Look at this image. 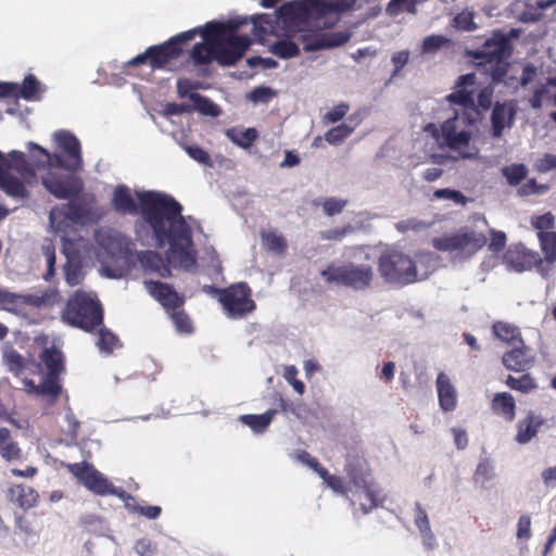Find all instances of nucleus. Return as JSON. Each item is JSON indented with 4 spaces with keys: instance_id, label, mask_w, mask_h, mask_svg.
I'll return each instance as SVG.
<instances>
[{
    "instance_id": "obj_1",
    "label": "nucleus",
    "mask_w": 556,
    "mask_h": 556,
    "mask_svg": "<svg viewBox=\"0 0 556 556\" xmlns=\"http://www.w3.org/2000/svg\"><path fill=\"white\" fill-rule=\"evenodd\" d=\"M141 215L152 230L156 247L168 245V257L152 250L136 252L137 261L144 273L161 278L172 276L170 260L184 269L197 264L193 248L192 228L182 215V205L173 197L154 191L138 193Z\"/></svg>"
},
{
    "instance_id": "obj_2",
    "label": "nucleus",
    "mask_w": 556,
    "mask_h": 556,
    "mask_svg": "<svg viewBox=\"0 0 556 556\" xmlns=\"http://www.w3.org/2000/svg\"><path fill=\"white\" fill-rule=\"evenodd\" d=\"M62 319L73 327L91 332L102 325L103 308L94 295L77 290L67 300Z\"/></svg>"
},
{
    "instance_id": "obj_3",
    "label": "nucleus",
    "mask_w": 556,
    "mask_h": 556,
    "mask_svg": "<svg viewBox=\"0 0 556 556\" xmlns=\"http://www.w3.org/2000/svg\"><path fill=\"white\" fill-rule=\"evenodd\" d=\"M513 52L511 43L503 35H494L488 39L479 51L476 59L479 65H483L490 73L492 81L501 83L508 73L509 62Z\"/></svg>"
},
{
    "instance_id": "obj_4",
    "label": "nucleus",
    "mask_w": 556,
    "mask_h": 556,
    "mask_svg": "<svg viewBox=\"0 0 556 556\" xmlns=\"http://www.w3.org/2000/svg\"><path fill=\"white\" fill-rule=\"evenodd\" d=\"M198 30L191 29L172 37L167 41L149 47L143 53L136 55L127 62L128 66H137L149 63L152 70H161L173 60L182 54V45L192 40Z\"/></svg>"
},
{
    "instance_id": "obj_5",
    "label": "nucleus",
    "mask_w": 556,
    "mask_h": 556,
    "mask_svg": "<svg viewBox=\"0 0 556 556\" xmlns=\"http://www.w3.org/2000/svg\"><path fill=\"white\" fill-rule=\"evenodd\" d=\"M378 271L381 278L391 285L406 286L417 280L415 262L397 250L387 251L379 256Z\"/></svg>"
},
{
    "instance_id": "obj_6",
    "label": "nucleus",
    "mask_w": 556,
    "mask_h": 556,
    "mask_svg": "<svg viewBox=\"0 0 556 556\" xmlns=\"http://www.w3.org/2000/svg\"><path fill=\"white\" fill-rule=\"evenodd\" d=\"M320 276L328 285H341L358 291L371 286L375 274L370 265L349 262L340 266L330 264L320 271Z\"/></svg>"
},
{
    "instance_id": "obj_7",
    "label": "nucleus",
    "mask_w": 556,
    "mask_h": 556,
    "mask_svg": "<svg viewBox=\"0 0 556 556\" xmlns=\"http://www.w3.org/2000/svg\"><path fill=\"white\" fill-rule=\"evenodd\" d=\"M349 0H294L282 4L279 14L290 20L304 21L311 16L323 17L328 13H342L352 8Z\"/></svg>"
},
{
    "instance_id": "obj_8",
    "label": "nucleus",
    "mask_w": 556,
    "mask_h": 556,
    "mask_svg": "<svg viewBox=\"0 0 556 556\" xmlns=\"http://www.w3.org/2000/svg\"><path fill=\"white\" fill-rule=\"evenodd\" d=\"M476 123V118L464 112L462 116L457 112L441 125L442 144L452 151L459 152L464 159L472 157V153L465 152L471 140V131L465 126Z\"/></svg>"
},
{
    "instance_id": "obj_9",
    "label": "nucleus",
    "mask_w": 556,
    "mask_h": 556,
    "mask_svg": "<svg viewBox=\"0 0 556 556\" xmlns=\"http://www.w3.org/2000/svg\"><path fill=\"white\" fill-rule=\"evenodd\" d=\"M486 237L482 232L463 228L456 233L435 237L432 247L442 252H458L471 256L486 244Z\"/></svg>"
},
{
    "instance_id": "obj_10",
    "label": "nucleus",
    "mask_w": 556,
    "mask_h": 556,
    "mask_svg": "<svg viewBox=\"0 0 556 556\" xmlns=\"http://www.w3.org/2000/svg\"><path fill=\"white\" fill-rule=\"evenodd\" d=\"M219 303L226 316L231 319H242L256 309L252 289L244 281L223 288Z\"/></svg>"
},
{
    "instance_id": "obj_11",
    "label": "nucleus",
    "mask_w": 556,
    "mask_h": 556,
    "mask_svg": "<svg viewBox=\"0 0 556 556\" xmlns=\"http://www.w3.org/2000/svg\"><path fill=\"white\" fill-rule=\"evenodd\" d=\"M68 471L89 491L97 495H118L117 490L93 465L87 462L67 465Z\"/></svg>"
},
{
    "instance_id": "obj_12",
    "label": "nucleus",
    "mask_w": 556,
    "mask_h": 556,
    "mask_svg": "<svg viewBox=\"0 0 556 556\" xmlns=\"http://www.w3.org/2000/svg\"><path fill=\"white\" fill-rule=\"evenodd\" d=\"M50 223L56 230H61V224L70 220L74 224H86L91 220V207L80 199H73L62 206H55L49 214Z\"/></svg>"
},
{
    "instance_id": "obj_13",
    "label": "nucleus",
    "mask_w": 556,
    "mask_h": 556,
    "mask_svg": "<svg viewBox=\"0 0 556 556\" xmlns=\"http://www.w3.org/2000/svg\"><path fill=\"white\" fill-rule=\"evenodd\" d=\"M39 371L47 380L52 381L53 386L62 393V375L66 371L63 352L53 345L43 348L39 354Z\"/></svg>"
},
{
    "instance_id": "obj_14",
    "label": "nucleus",
    "mask_w": 556,
    "mask_h": 556,
    "mask_svg": "<svg viewBox=\"0 0 556 556\" xmlns=\"http://www.w3.org/2000/svg\"><path fill=\"white\" fill-rule=\"evenodd\" d=\"M43 187L58 199H71L77 197L83 191V181L80 178L49 172L42 178Z\"/></svg>"
},
{
    "instance_id": "obj_15",
    "label": "nucleus",
    "mask_w": 556,
    "mask_h": 556,
    "mask_svg": "<svg viewBox=\"0 0 556 556\" xmlns=\"http://www.w3.org/2000/svg\"><path fill=\"white\" fill-rule=\"evenodd\" d=\"M252 41L248 36L229 34L217 47V63L223 66L235 65L242 59Z\"/></svg>"
},
{
    "instance_id": "obj_16",
    "label": "nucleus",
    "mask_w": 556,
    "mask_h": 556,
    "mask_svg": "<svg viewBox=\"0 0 556 556\" xmlns=\"http://www.w3.org/2000/svg\"><path fill=\"white\" fill-rule=\"evenodd\" d=\"M298 40L303 43L306 52L317 51L321 49L340 47L350 40V34L345 31L334 33H301Z\"/></svg>"
},
{
    "instance_id": "obj_17",
    "label": "nucleus",
    "mask_w": 556,
    "mask_h": 556,
    "mask_svg": "<svg viewBox=\"0 0 556 556\" xmlns=\"http://www.w3.org/2000/svg\"><path fill=\"white\" fill-rule=\"evenodd\" d=\"M476 74L468 73L458 77L453 92L446 96V100L453 104L460 105L464 112L478 114L476 110V102L473 98L472 87L476 85Z\"/></svg>"
},
{
    "instance_id": "obj_18",
    "label": "nucleus",
    "mask_w": 556,
    "mask_h": 556,
    "mask_svg": "<svg viewBox=\"0 0 556 556\" xmlns=\"http://www.w3.org/2000/svg\"><path fill=\"white\" fill-rule=\"evenodd\" d=\"M144 287L149 294L167 312L180 308L185 304L184 294L178 293L169 283L159 280H144Z\"/></svg>"
},
{
    "instance_id": "obj_19",
    "label": "nucleus",
    "mask_w": 556,
    "mask_h": 556,
    "mask_svg": "<svg viewBox=\"0 0 556 556\" xmlns=\"http://www.w3.org/2000/svg\"><path fill=\"white\" fill-rule=\"evenodd\" d=\"M507 264L516 271H525L534 268L542 277H548V269L541 267V255L536 251L528 249L509 250L505 256Z\"/></svg>"
},
{
    "instance_id": "obj_20",
    "label": "nucleus",
    "mask_w": 556,
    "mask_h": 556,
    "mask_svg": "<svg viewBox=\"0 0 556 556\" xmlns=\"http://www.w3.org/2000/svg\"><path fill=\"white\" fill-rule=\"evenodd\" d=\"M29 146L35 159V165L38 168L59 167L70 172H76L81 168L80 165H76L75 161L70 159L67 155L66 159H63L60 154H51L36 143L30 142Z\"/></svg>"
},
{
    "instance_id": "obj_21",
    "label": "nucleus",
    "mask_w": 556,
    "mask_h": 556,
    "mask_svg": "<svg viewBox=\"0 0 556 556\" xmlns=\"http://www.w3.org/2000/svg\"><path fill=\"white\" fill-rule=\"evenodd\" d=\"M502 363L508 370L525 372L532 368L534 357L530 354V349L522 341L503 354Z\"/></svg>"
},
{
    "instance_id": "obj_22",
    "label": "nucleus",
    "mask_w": 556,
    "mask_h": 556,
    "mask_svg": "<svg viewBox=\"0 0 556 556\" xmlns=\"http://www.w3.org/2000/svg\"><path fill=\"white\" fill-rule=\"evenodd\" d=\"M516 115V106L513 102H496L491 114L492 136L498 138L505 128H509L514 124Z\"/></svg>"
},
{
    "instance_id": "obj_23",
    "label": "nucleus",
    "mask_w": 556,
    "mask_h": 556,
    "mask_svg": "<svg viewBox=\"0 0 556 556\" xmlns=\"http://www.w3.org/2000/svg\"><path fill=\"white\" fill-rule=\"evenodd\" d=\"M41 528V521L36 514L24 511L15 515V534L21 536L24 542L38 540Z\"/></svg>"
},
{
    "instance_id": "obj_24",
    "label": "nucleus",
    "mask_w": 556,
    "mask_h": 556,
    "mask_svg": "<svg viewBox=\"0 0 556 556\" xmlns=\"http://www.w3.org/2000/svg\"><path fill=\"white\" fill-rule=\"evenodd\" d=\"M437 391L440 407L444 412H452L457 405V393L445 372H440L437 377Z\"/></svg>"
},
{
    "instance_id": "obj_25",
    "label": "nucleus",
    "mask_w": 556,
    "mask_h": 556,
    "mask_svg": "<svg viewBox=\"0 0 556 556\" xmlns=\"http://www.w3.org/2000/svg\"><path fill=\"white\" fill-rule=\"evenodd\" d=\"M350 502L352 506H359L363 514H368L379 505L377 492L372 483L359 489H350Z\"/></svg>"
},
{
    "instance_id": "obj_26",
    "label": "nucleus",
    "mask_w": 556,
    "mask_h": 556,
    "mask_svg": "<svg viewBox=\"0 0 556 556\" xmlns=\"http://www.w3.org/2000/svg\"><path fill=\"white\" fill-rule=\"evenodd\" d=\"M238 28V24L232 22L217 23L208 22L201 30L204 43L217 47L229 34H232Z\"/></svg>"
},
{
    "instance_id": "obj_27",
    "label": "nucleus",
    "mask_w": 556,
    "mask_h": 556,
    "mask_svg": "<svg viewBox=\"0 0 556 556\" xmlns=\"http://www.w3.org/2000/svg\"><path fill=\"white\" fill-rule=\"evenodd\" d=\"M36 180L27 182L22 177L17 178L11 173H5L0 178V189L9 197L16 200H25L29 197L27 186H31Z\"/></svg>"
},
{
    "instance_id": "obj_28",
    "label": "nucleus",
    "mask_w": 556,
    "mask_h": 556,
    "mask_svg": "<svg viewBox=\"0 0 556 556\" xmlns=\"http://www.w3.org/2000/svg\"><path fill=\"white\" fill-rule=\"evenodd\" d=\"M112 206L119 215L137 214L138 206L126 185H118L112 195Z\"/></svg>"
},
{
    "instance_id": "obj_29",
    "label": "nucleus",
    "mask_w": 556,
    "mask_h": 556,
    "mask_svg": "<svg viewBox=\"0 0 556 556\" xmlns=\"http://www.w3.org/2000/svg\"><path fill=\"white\" fill-rule=\"evenodd\" d=\"M54 138L66 155L75 161L76 165L83 166L81 147L77 137L68 130H59L54 134Z\"/></svg>"
},
{
    "instance_id": "obj_30",
    "label": "nucleus",
    "mask_w": 556,
    "mask_h": 556,
    "mask_svg": "<svg viewBox=\"0 0 556 556\" xmlns=\"http://www.w3.org/2000/svg\"><path fill=\"white\" fill-rule=\"evenodd\" d=\"M538 240L544 257L541 256L540 265L548 269V275L556 263V231L538 232Z\"/></svg>"
},
{
    "instance_id": "obj_31",
    "label": "nucleus",
    "mask_w": 556,
    "mask_h": 556,
    "mask_svg": "<svg viewBox=\"0 0 556 556\" xmlns=\"http://www.w3.org/2000/svg\"><path fill=\"white\" fill-rule=\"evenodd\" d=\"M491 410L506 421H513L516 417V402L508 392L496 393L490 404Z\"/></svg>"
},
{
    "instance_id": "obj_32",
    "label": "nucleus",
    "mask_w": 556,
    "mask_h": 556,
    "mask_svg": "<svg viewBox=\"0 0 556 556\" xmlns=\"http://www.w3.org/2000/svg\"><path fill=\"white\" fill-rule=\"evenodd\" d=\"M8 173L16 172L24 180H36V170L21 151H12L7 156Z\"/></svg>"
},
{
    "instance_id": "obj_33",
    "label": "nucleus",
    "mask_w": 556,
    "mask_h": 556,
    "mask_svg": "<svg viewBox=\"0 0 556 556\" xmlns=\"http://www.w3.org/2000/svg\"><path fill=\"white\" fill-rule=\"evenodd\" d=\"M543 425V419L530 412L523 419L519 420L517 425L516 441L519 444L530 442L539 432Z\"/></svg>"
},
{
    "instance_id": "obj_34",
    "label": "nucleus",
    "mask_w": 556,
    "mask_h": 556,
    "mask_svg": "<svg viewBox=\"0 0 556 556\" xmlns=\"http://www.w3.org/2000/svg\"><path fill=\"white\" fill-rule=\"evenodd\" d=\"M0 456L9 463L18 462L23 457L18 442L12 439L11 431L5 427L0 428Z\"/></svg>"
},
{
    "instance_id": "obj_35",
    "label": "nucleus",
    "mask_w": 556,
    "mask_h": 556,
    "mask_svg": "<svg viewBox=\"0 0 556 556\" xmlns=\"http://www.w3.org/2000/svg\"><path fill=\"white\" fill-rule=\"evenodd\" d=\"M10 500L24 510L36 506L38 493L31 488L23 484H16L9 490Z\"/></svg>"
},
{
    "instance_id": "obj_36",
    "label": "nucleus",
    "mask_w": 556,
    "mask_h": 556,
    "mask_svg": "<svg viewBox=\"0 0 556 556\" xmlns=\"http://www.w3.org/2000/svg\"><path fill=\"white\" fill-rule=\"evenodd\" d=\"M23 386L28 393L49 397L52 403L56 402L61 395V392L53 386L52 381L47 380L43 376L38 384L34 380L26 378L23 380Z\"/></svg>"
},
{
    "instance_id": "obj_37",
    "label": "nucleus",
    "mask_w": 556,
    "mask_h": 556,
    "mask_svg": "<svg viewBox=\"0 0 556 556\" xmlns=\"http://www.w3.org/2000/svg\"><path fill=\"white\" fill-rule=\"evenodd\" d=\"M492 330L498 340L508 344H518L523 341L519 328L513 324L496 321L493 324Z\"/></svg>"
},
{
    "instance_id": "obj_38",
    "label": "nucleus",
    "mask_w": 556,
    "mask_h": 556,
    "mask_svg": "<svg viewBox=\"0 0 556 556\" xmlns=\"http://www.w3.org/2000/svg\"><path fill=\"white\" fill-rule=\"evenodd\" d=\"M505 383L509 389L523 394H528L538 389L536 380L526 371L520 377L508 375Z\"/></svg>"
},
{
    "instance_id": "obj_39",
    "label": "nucleus",
    "mask_w": 556,
    "mask_h": 556,
    "mask_svg": "<svg viewBox=\"0 0 556 556\" xmlns=\"http://www.w3.org/2000/svg\"><path fill=\"white\" fill-rule=\"evenodd\" d=\"M65 281L70 287L81 283L84 279L83 266L78 256H67L63 267Z\"/></svg>"
},
{
    "instance_id": "obj_40",
    "label": "nucleus",
    "mask_w": 556,
    "mask_h": 556,
    "mask_svg": "<svg viewBox=\"0 0 556 556\" xmlns=\"http://www.w3.org/2000/svg\"><path fill=\"white\" fill-rule=\"evenodd\" d=\"M277 409H269L261 415H242L240 420L249 426L254 432L261 433L270 425Z\"/></svg>"
},
{
    "instance_id": "obj_41",
    "label": "nucleus",
    "mask_w": 556,
    "mask_h": 556,
    "mask_svg": "<svg viewBox=\"0 0 556 556\" xmlns=\"http://www.w3.org/2000/svg\"><path fill=\"white\" fill-rule=\"evenodd\" d=\"M216 47L203 42L195 43L191 50V59L197 65H206L217 62Z\"/></svg>"
},
{
    "instance_id": "obj_42",
    "label": "nucleus",
    "mask_w": 556,
    "mask_h": 556,
    "mask_svg": "<svg viewBox=\"0 0 556 556\" xmlns=\"http://www.w3.org/2000/svg\"><path fill=\"white\" fill-rule=\"evenodd\" d=\"M425 0H390L386 8V13L390 17H395L403 12L409 14L417 13V5Z\"/></svg>"
},
{
    "instance_id": "obj_43",
    "label": "nucleus",
    "mask_w": 556,
    "mask_h": 556,
    "mask_svg": "<svg viewBox=\"0 0 556 556\" xmlns=\"http://www.w3.org/2000/svg\"><path fill=\"white\" fill-rule=\"evenodd\" d=\"M189 98L193 102L195 110L201 114L212 117H216L220 114L219 106L207 97L197 92H191Z\"/></svg>"
},
{
    "instance_id": "obj_44",
    "label": "nucleus",
    "mask_w": 556,
    "mask_h": 556,
    "mask_svg": "<svg viewBox=\"0 0 556 556\" xmlns=\"http://www.w3.org/2000/svg\"><path fill=\"white\" fill-rule=\"evenodd\" d=\"M415 525L418 528V530L420 531V533L424 538L425 544H427L428 547H432V544L428 541H433L434 535L430 528L428 515L419 503L416 504Z\"/></svg>"
},
{
    "instance_id": "obj_45",
    "label": "nucleus",
    "mask_w": 556,
    "mask_h": 556,
    "mask_svg": "<svg viewBox=\"0 0 556 556\" xmlns=\"http://www.w3.org/2000/svg\"><path fill=\"white\" fill-rule=\"evenodd\" d=\"M263 244L265 249L271 253L281 255L285 254L288 249V243L282 235H278L275 231L264 232L262 235Z\"/></svg>"
},
{
    "instance_id": "obj_46",
    "label": "nucleus",
    "mask_w": 556,
    "mask_h": 556,
    "mask_svg": "<svg viewBox=\"0 0 556 556\" xmlns=\"http://www.w3.org/2000/svg\"><path fill=\"white\" fill-rule=\"evenodd\" d=\"M227 136L237 146L248 149L257 138V131L254 128H247L244 130L228 129Z\"/></svg>"
},
{
    "instance_id": "obj_47",
    "label": "nucleus",
    "mask_w": 556,
    "mask_h": 556,
    "mask_svg": "<svg viewBox=\"0 0 556 556\" xmlns=\"http://www.w3.org/2000/svg\"><path fill=\"white\" fill-rule=\"evenodd\" d=\"M30 296L15 294L0 289V308L14 311L23 304H31Z\"/></svg>"
},
{
    "instance_id": "obj_48",
    "label": "nucleus",
    "mask_w": 556,
    "mask_h": 556,
    "mask_svg": "<svg viewBox=\"0 0 556 556\" xmlns=\"http://www.w3.org/2000/svg\"><path fill=\"white\" fill-rule=\"evenodd\" d=\"M96 344L101 352L111 354L117 346H119V339L109 329L101 328L99 330V337Z\"/></svg>"
},
{
    "instance_id": "obj_49",
    "label": "nucleus",
    "mask_w": 556,
    "mask_h": 556,
    "mask_svg": "<svg viewBox=\"0 0 556 556\" xmlns=\"http://www.w3.org/2000/svg\"><path fill=\"white\" fill-rule=\"evenodd\" d=\"M271 52L281 59H290L299 55L300 49L295 42L288 39H281L273 45Z\"/></svg>"
},
{
    "instance_id": "obj_50",
    "label": "nucleus",
    "mask_w": 556,
    "mask_h": 556,
    "mask_svg": "<svg viewBox=\"0 0 556 556\" xmlns=\"http://www.w3.org/2000/svg\"><path fill=\"white\" fill-rule=\"evenodd\" d=\"M348 477L353 484L352 489H359L372 483L369 480V473L362 466L349 465L346 468Z\"/></svg>"
},
{
    "instance_id": "obj_51",
    "label": "nucleus",
    "mask_w": 556,
    "mask_h": 556,
    "mask_svg": "<svg viewBox=\"0 0 556 556\" xmlns=\"http://www.w3.org/2000/svg\"><path fill=\"white\" fill-rule=\"evenodd\" d=\"M170 318L176 326L177 331L191 333L193 330L192 321L189 315L180 307L170 311Z\"/></svg>"
},
{
    "instance_id": "obj_52",
    "label": "nucleus",
    "mask_w": 556,
    "mask_h": 556,
    "mask_svg": "<svg viewBox=\"0 0 556 556\" xmlns=\"http://www.w3.org/2000/svg\"><path fill=\"white\" fill-rule=\"evenodd\" d=\"M39 80L34 75L29 74L24 78L22 86H18V97L25 100H31L39 92Z\"/></svg>"
},
{
    "instance_id": "obj_53",
    "label": "nucleus",
    "mask_w": 556,
    "mask_h": 556,
    "mask_svg": "<svg viewBox=\"0 0 556 556\" xmlns=\"http://www.w3.org/2000/svg\"><path fill=\"white\" fill-rule=\"evenodd\" d=\"M4 362L9 370L16 376L22 374L26 368L24 357L15 350H11L4 354Z\"/></svg>"
},
{
    "instance_id": "obj_54",
    "label": "nucleus",
    "mask_w": 556,
    "mask_h": 556,
    "mask_svg": "<svg viewBox=\"0 0 556 556\" xmlns=\"http://www.w3.org/2000/svg\"><path fill=\"white\" fill-rule=\"evenodd\" d=\"M503 175L511 186H517L527 176V168L523 164H511L503 168Z\"/></svg>"
},
{
    "instance_id": "obj_55",
    "label": "nucleus",
    "mask_w": 556,
    "mask_h": 556,
    "mask_svg": "<svg viewBox=\"0 0 556 556\" xmlns=\"http://www.w3.org/2000/svg\"><path fill=\"white\" fill-rule=\"evenodd\" d=\"M353 132V127L346 125V124H340L336 127H332L329 129L325 138L327 142L330 144H339L342 142L345 138H348Z\"/></svg>"
},
{
    "instance_id": "obj_56",
    "label": "nucleus",
    "mask_w": 556,
    "mask_h": 556,
    "mask_svg": "<svg viewBox=\"0 0 556 556\" xmlns=\"http://www.w3.org/2000/svg\"><path fill=\"white\" fill-rule=\"evenodd\" d=\"M553 93L551 88L545 84H541L533 92L532 97L529 100V104L533 110H540L543 105V102H549L552 100Z\"/></svg>"
},
{
    "instance_id": "obj_57",
    "label": "nucleus",
    "mask_w": 556,
    "mask_h": 556,
    "mask_svg": "<svg viewBox=\"0 0 556 556\" xmlns=\"http://www.w3.org/2000/svg\"><path fill=\"white\" fill-rule=\"evenodd\" d=\"M276 94L277 92L270 87L257 86L247 94V99L254 103H268Z\"/></svg>"
},
{
    "instance_id": "obj_58",
    "label": "nucleus",
    "mask_w": 556,
    "mask_h": 556,
    "mask_svg": "<svg viewBox=\"0 0 556 556\" xmlns=\"http://www.w3.org/2000/svg\"><path fill=\"white\" fill-rule=\"evenodd\" d=\"M492 98H493V88L488 86L482 88L478 96H477V104L476 110L478 111V114H475V118L477 119L480 115L481 111H488L492 105Z\"/></svg>"
},
{
    "instance_id": "obj_59",
    "label": "nucleus",
    "mask_w": 556,
    "mask_h": 556,
    "mask_svg": "<svg viewBox=\"0 0 556 556\" xmlns=\"http://www.w3.org/2000/svg\"><path fill=\"white\" fill-rule=\"evenodd\" d=\"M447 42L448 39L442 35H431L424 39L421 50L424 53H433Z\"/></svg>"
},
{
    "instance_id": "obj_60",
    "label": "nucleus",
    "mask_w": 556,
    "mask_h": 556,
    "mask_svg": "<svg viewBox=\"0 0 556 556\" xmlns=\"http://www.w3.org/2000/svg\"><path fill=\"white\" fill-rule=\"evenodd\" d=\"M42 252L47 260V273L45 274V279L49 281L55 273V248L54 245L49 242L48 244L42 245Z\"/></svg>"
},
{
    "instance_id": "obj_61",
    "label": "nucleus",
    "mask_w": 556,
    "mask_h": 556,
    "mask_svg": "<svg viewBox=\"0 0 556 556\" xmlns=\"http://www.w3.org/2000/svg\"><path fill=\"white\" fill-rule=\"evenodd\" d=\"M348 204V200L338 198H327L323 202V208L327 216L340 214Z\"/></svg>"
},
{
    "instance_id": "obj_62",
    "label": "nucleus",
    "mask_w": 556,
    "mask_h": 556,
    "mask_svg": "<svg viewBox=\"0 0 556 556\" xmlns=\"http://www.w3.org/2000/svg\"><path fill=\"white\" fill-rule=\"evenodd\" d=\"M532 226L538 230V232L553 231V228L555 227L554 215L549 212L540 215L532 220Z\"/></svg>"
},
{
    "instance_id": "obj_63",
    "label": "nucleus",
    "mask_w": 556,
    "mask_h": 556,
    "mask_svg": "<svg viewBox=\"0 0 556 556\" xmlns=\"http://www.w3.org/2000/svg\"><path fill=\"white\" fill-rule=\"evenodd\" d=\"M433 197L437 199L451 200L462 205L466 204L467 202V198L460 191L448 188L435 190Z\"/></svg>"
},
{
    "instance_id": "obj_64",
    "label": "nucleus",
    "mask_w": 556,
    "mask_h": 556,
    "mask_svg": "<svg viewBox=\"0 0 556 556\" xmlns=\"http://www.w3.org/2000/svg\"><path fill=\"white\" fill-rule=\"evenodd\" d=\"M185 151L191 159H193L198 163L203 164V165H211L210 154L201 147L185 146Z\"/></svg>"
}]
</instances>
